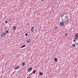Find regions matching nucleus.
I'll list each match as a JSON object with an SVG mask.
<instances>
[{
	"mask_svg": "<svg viewBox=\"0 0 78 78\" xmlns=\"http://www.w3.org/2000/svg\"><path fill=\"white\" fill-rule=\"evenodd\" d=\"M42 1H44V0H41Z\"/></svg>",
	"mask_w": 78,
	"mask_h": 78,
	"instance_id": "a878e982",
	"label": "nucleus"
},
{
	"mask_svg": "<svg viewBox=\"0 0 78 78\" xmlns=\"http://www.w3.org/2000/svg\"><path fill=\"white\" fill-rule=\"evenodd\" d=\"M55 28H56V29H58V27H55Z\"/></svg>",
	"mask_w": 78,
	"mask_h": 78,
	"instance_id": "4be33fe9",
	"label": "nucleus"
},
{
	"mask_svg": "<svg viewBox=\"0 0 78 78\" xmlns=\"http://www.w3.org/2000/svg\"><path fill=\"white\" fill-rule=\"evenodd\" d=\"M68 35V33H67L65 34V36H67Z\"/></svg>",
	"mask_w": 78,
	"mask_h": 78,
	"instance_id": "f3484780",
	"label": "nucleus"
},
{
	"mask_svg": "<svg viewBox=\"0 0 78 78\" xmlns=\"http://www.w3.org/2000/svg\"><path fill=\"white\" fill-rule=\"evenodd\" d=\"M32 74H32H29V76H30H30H31V75Z\"/></svg>",
	"mask_w": 78,
	"mask_h": 78,
	"instance_id": "b1692460",
	"label": "nucleus"
},
{
	"mask_svg": "<svg viewBox=\"0 0 78 78\" xmlns=\"http://www.w3.org/2000/svg\"><path fill=\"white\" fill-rule=\"evenodd\" d=\"M62 22L65 23H67L68 22L69 20V16L66 13H65L63 14L62 16Z\"/></svg>",
	"mask_w": 78,
	"mask_h": 78,
	"instance_id": "f257e3e1",
	"label": "nucleus"
},
{
	"mask_svg": "<svg viewBox=\"0 0 78 78\" xmlns=\"http://www.w3.org/2000/svg\"><path fill=\"white\" fill-rule=\"evenodd\" d=\"M5 23H8V21H6L5 22Z\"/></svg>",
	"mask_w": 78,
	"mask_h": 78,
	"instance_id": "aec40b11",
	"label": "nucleus"
},
{
	"mask_svg": "<svg viewBox=\"0 0 78 78\" xmlns=\"http://www.w3.org/2000/svg\"><path fill=\"white\" fill-rule=\"evenodd\" d=\"M25 46H26L25 45H24L22 46L21 47H20V48H23V47H25Z\"/></svg>",
	"mask_w": 78,
	"mask_h": 78,
	"instance_id": "ddd939ff",
	"label": "nucleus"
},
{
	"mask_svg": "<svg viewBox=\"0 0 78 78\" xmlns=\"http://www.w3.org/2000/svg\"><path fill=\"white\" fill-rule=\"evenodd\" d=\"M78 38H76L75 39L76 40H78Z\"/></svg>",
	"mask_w": 78,
	"mask_h": 78,
	"instance_id": "5701e85b",
	"label": "nucleus"
},
{
	"mask_svg": "<svg viewBox=\"0 0 78 78\" xmlns=\"http://www.w3.org/2000/svg\"><path fill=\"white\" fill-rule=\"evenodd\" d=\"M40 73L39 74V75H40V76H42V75H43V73L42 72H39Z\"/></svg>",
	"mask_w": 78,
	"mask_h": 78,
	"instance_id": "1a4fd4ad",
	"label": "nucleus"
},
{
	"mask_svg": "<svg viewBox=\"0 0 78 78\" xmlns=\"http://www.w3.org/2000/svg\"><path fill=\"white\" fill-rule=\"evenodd\" d=\"M74 42L75 43V41H76V40H74Z\"/></svg>",
	"mask_w": 78,
	"mask_h": 78,
	"instance_id": "412c9836",
	"label": "nucleus"
},
{
	"mask_svg": "<svg viewBox=\"0 0 78 78\" xmlns=\"http://www.w3.org/2000/svg\"><path fill=\"white\" fill-rule=\"evenodd\" d=\"M60 24L61 26H63V25H64V22H61Z\"/></svg>",
	"mask_w": 78,
	"mask_h": 78,
	"instance_id": "0eeeda50",
	"label": "nucleus"
},
{
	"mask_svg": "<svg viewBox=\"0 0 78 78\" xmlns=\"http://www.w3.org/2000/svg\"><path fill=\"white\" fill-rule=\"evenodd\" d=\"M27 78H31V76H29Z\"/></svg>",
	"mask_w": 78,
	"mask_h": 78,
	"instance_id": "393cba45",
	"label": "nucleus"
},
{
	"mask_svg": "<svg viewBox=\"0 0 78 78\" xmlns=\"http://www.w3.org/2000/svg\"><path fill=\"white\" fill-rule=\"evenodd\" d=\"M5 35H6L5 33H3L1 34V37H4L5 36Z\"/></svg>",
	"mask_w": 78,
	"mask_h": 78,
	"instance_id": "f03ea898",
	"label": "nucleus"
},
{
	"mask_svg": "<svg viewBox=\"0 0 78 78\" xmlns=\"http://www.w3.org/2000/svg\"><path fill=\"white\" fill-rule=\"evenodd\" d=\"M19 69V67L18 66H16V67H14V70H17V69Z\"/></svg>",
	"mask_w": 78,
	"mask_h": 78,
	"instance_id": "39448f33",
	"label": "nucleus"
},
{
	"mask_svg": "<svg viewBox=\"0 0 78 78\" xmlns=\"http://www.w3.org/2000/svg\"><path fill=\"white\" fill-rule=\"evenodd\" d=\"M12 28L13 29V30L14 31V30H15L16 29V27L15 26L13 27Z\"/></svg>",
	"mask_w": 78,
	"mask_h": 78,
	"instance_id": "6e6552de",
	"label": "nucleus"
},
{
	"mask_svg": "<svg viewBox=\"0 0 78 78\" xmlns=\"http://www.w3.org/2000/svg\"><path fill=\"white\" fill-rule=\"evenodd\" d=\"M75 37H76V38L78 37V33L76 34Z\"/></svg>",
	"mask_w": 78,
	"mask_h": 78,
	"instance_id": "9b49d317",
	"label": "nucleus"
},
{
	"mask_svg": "<svg viewBox=\"0 0 78 78\" xmlns=\"http://www.w3.org/2000/svg\"><path fill=\"white\" fill-rule=\"evenodd\" d=\"M54 60L56 61V62H57V61H58V59H57V58H54Z\"/></svg>",
	"mask_w": 78,
	"mask_h": 78,
	"instance_id": "2eb2a0df",
	"label": "nucleus"
},
{
	"mask_svg": "<svg viewBox=\"0 0 78 78\" xmlns=\"http://www.w3.org/2000/svg\"><path fill=\"white\" fill-rule=\"evenodd\" d=\"M32 69H33V68H32V67H30L28 69V71L31 72V70H32Z\"/></svg>",
	"mask_w": 78,
	"mask_h": 78,
	"instance_id": "20e7f679",
	"label": "nucleus"
},
{
	"mask_svg": "<svg viewBox=\"0 0 78 78\" xmlns=\"http://www.w3.org/2000/svg\"><path fill=\"white\" fill-rule=\"evenodd\" d=\"M30 42H31V40H30V39H28L27 40V42L28 43V44H29V43H30Z\"/></svg>",
	"mask_w": 78,
	"mask_h": 78,
	"instance_id": "423d86ee",
	"label": "nucleus"
},
{
	"mask_svg": "<svg viewBox=\"0 0 78 78\" xmlns=\"http://www.w3.org/2000/svg\"><path fill=\"white\" fill-rule=\"evenodd\" d=\"M36 72V70L35 69H34L33 70V72H32L33 73H35Z\"/></svg>",
	"mask_w": 78,
	"mask_h": 78,
	"instance_id": "9d476101",
	"label": "nucleus"
},
{
	"mask_svg": "<svg viewBox=\"0 0 78 78\" xmlns=\"http://www.w3.org/2000/svg\"><path fill=\"white\" fill-rule=\"evenodd\" d=\"M72 45L73 47H76V45H75V44H73Z\"/></svg>",
	"mask_w": 78,
	"mask_h": 78,
	"instance_id": "4468645a",
	"label": "nucleus"
},
{
	"mask_svg": "<svg viewBox=\"0 0 78 78\" xmlns=\"http://www.w3.org/2000/svg\"><path fill=\"white\" fill-rule=\"evenodd\" d=\"M34 27H32L31 29V32H33L34 31Z\"/></svg>",
	"mask_w": 78,
	"mask_h": 78,
	"instance_id": "7ed1b4c3",
	"label": "nucleus"
},
{
	"mask_svg": "<svg viewBox=\"0 0 78 78\" xmlns=\"http://www.w3.org/2000/svg\"><path fill=\"white\" fill-rule=\"evenodd\" d=\"M28 33H26L25 34V35L26 36H28Z\"/></svg>",
	"mask_w": 78,
	"mask_h": 78,
	"instance_id": "dca6fc26",
	"label": "nucleus"
},
{
	"mask_svg": "<svg viewBox=\"0 0 78 78\" xmlns=\"http://www.w3.org/2000/svg\"><path fill=\"white\" fill-rule=\"evenodd\" d=\"M4 28L5 29V30H6V29H7V28H8V26H5L4 27Z\"/></svg>",
	"mask_w": 78,
	"mask_h": 78,
	"instance_id": "f8f14e48",
	"label": "nucleus"
},
{
	"mask_svg": "<svg viewBox=\"0 0 78 78\" xmlns=\"http://www.w3.org/2000/svg\"><path fill=\"white\" fill-rule=\"evenodd\" d=\"M22 66H24V65L25 64V62H23L22 63Z\"/></svg>",
	"mask_w": 78,
	"mask_h": 78,
	"instance_id": "a211bd4d",
	"label": "nucleus"
},
{
	"mask_svg": "<svg viewBox=\"0 0 78 78\" xmlns=\"http://www.w3.org/2000/svg\"><path fill=\"white\" fill-rule=\"evenodd\" d=\"M5 33H8V31L6 30V32H5Z\"/></svg>",
	"mask_w": 78,
	"mask_h": 78,
	"instance_id": "6ab92c4d",
	"label": "nucleus"
}]
</instances>
